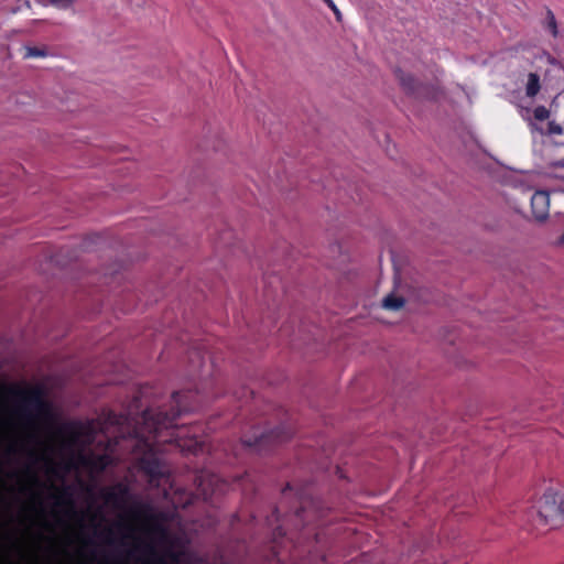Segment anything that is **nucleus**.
<instances>
[{
    "label": "nucleus",
    "mask_w": 564,
    "mask_h": 564,
    "mask_svg": "<svg viewBox=\"0 0 564 564\" xmlns=\"http://www.w3.org/2000/svg\"><path fill=\"white\" fill-rule=\"evenodd\" d=\"M547 28H549V30L551 31V33H552L553 35H556V33H557V30H556V22H555V19H554V17H553L552 14L549 17V20H547Z\"/></svg>",
    "instance_id": "15"
},
{
    "label": "nucleus",
    "mask_w": 564,
    "mask_h": 564,
    "mask_svg": "<svg viewBox=\"0 0 564 564\" xmlns=\"http://www.w3.org/2000/svg\"><path fill=\"white\" fill-rule=\"evenodd\" d=\"M558 518H564V495L561 494Z\"/></svg>",
    "instance_id": "17"
},
{
    "label": "nucleus",
    "mask_w": 564,
    "mask_h": 564,
    "mask_svg": "<svg viewBox=\"0 0 564 564\" xmlns=\"http://www.w3.org/2000/svg\"><path fill=\"white\" fill-rule=\"evenodd\" d=\"M399 79L406 90L412 91L415 88V79L411 75L400 73Z\"/></svg>",
    "instance_id": "12"
},
{
    "label": "nucleus",
    "mask_w": 564,
    "mask_h": 564,
    "mask_svg": "<svg viewBox=\"0 0 564 564\" xmlns=\"http://www.w3.org/2000/svg\"><path fill=\"white\" fill-rule=\"evenodd\" d=\"M23 57L29 58H44L48 56V51L46 46H31L25 45L23 46Z\"/></svg>",
    "instance_id": "9"
},
{
    "label": "nucleus",
    "mask_w": 564,
    "mask_h": 564,
    "mask_svg": "<svg viewBox=\"0 0 564 564\" xmlns=\"http://www.w3.org/2000/svg\"><path fill=\"white\" fill-rule=\"evenodd\" d=\"M558 245H564V231H563V235L558 239Z\"/></svg>",
    "instance_id": "20"
},
{
    "label": "nucleus",
    "mask_w": 564,
    "mask_h": 564,
    "mask_svg": "<svg viewBox=\"0 0 564 564\" xmlns=\"http://www.w3.org/2000/svg\"><path fill=\"white\" fill-rule=\"evenodd\" d=\"M541 134H553V135H561L563 134V128L561 124H558L555 121H549L546 124V129H543V132H540Z\"/></svg>",
    "instance_id": "11"
},
{
    "label": "nucleus",
    "mask_w": 564,
    "mask_h": 564,
    "mask_svg": "<svg viewBox=\"0 0 564 564\" xmlns=\"http://www.w3.org/2000/svg\"><path fill=\"white\" fill-rule=\"evenodd\" d=\"M560 498L561 492L552 488L538 498L532 508L541 522L549 524L558 518Z\"/></svg>",
    "instance_id": "1"
},
{
    "label": "nucleus",
    "mask_w": 564,
    "mask_h": 564,
    "mask_svg": "<svg viewBox=\"0 0 564 564\" xmlns=\"http://www.w3.org/2000/svg\"><path fill=\"white\" fill-rule=\"evenodd\" d=\"M164 420H166V416H163L162 414H159L156 419H154L151 414H147L144 417L147 427L150 432L155 434L158 442H166V440H164L161 435L162 430L167 427L163 422Z\"/></svg>",
    "instance_id": "7"
},
{
    "label": "nucleus",
    "mask_w": 564,
    "mask_h": 564,
    "mask_svg": "<svg viewBox=\"0 0 564 564\" xmlns=\"http://www.w3.org/2000/svg\"><path fill=\"white\" fill-rule=\"evenodd\" d=\"M533 221L544 224L550 215V195L545 191H536L530 200Z\"/></svg>",
    "instance_id": "2"
},
{
    "label": "nucleus",
    "mask_w": 564,
    "mask_h": 564,
    "mask_svg": "<svg viewBox=\"0 0 564 564\" xmlns=\"http://www.w3.org/2000/svg\"><path fill=\"white\" fill-rule=\"evenodd\" d=\"M541 89L540 78L536 74L530 73L525 83V95L527 97L533 98L538 95Z\"/></svg>",
    "instance_id": "8"
},
{
    "label": "nucleus",
    "mask_w": 564,
    "mask_h": 564,
    "mask_svg": "<svg viewBox=\"0 0 564 564\" xmlns=\"http://www.w3.org/2000/svg\"><path fill=\"white\" fill-rule=\"evenodd\" d=\"M326 4H327V6L330 8V10L335 13V15L337 17V19H339V17H340V11L338 10V8H337V7H336V4L334 3V1H333V0H330V2H329V3H326Z\"/></svg>",
    "instance_id": "16"
},
{
    "label": "nucleus",
    "mask_w": 564,
    "mask_h": 564,
    "mask_svg": "<svg viewBox=\"0 0 564 564\" xmlns=\"http://www.w3.org/2000/svg\"><path fill=\"white\" fill-rule=\"evenodd\" d=\"M406 299L399 288H395L392 292L382 299V307L387 311L398 312L405 305Z\"/></svg>",
    "instance_id": "6"
},
{
    "label": "nucleus",
    "mask_w": 564,
    "mask_h": 564,
    "mask_svg": "<svg viewBox=\"0 0 564 564\" xmlns=\"http://www.w3.org/2000/svg\"><path fill=\"white\" fill-rule=\"evenodd\" d=\"M28 455L34 462L44 459V454L39 453V451H36L35 448L28 449Z\"/></svg>",
    "instance_id": "14"
},
{
    "label": "nucleus",
    "mask_w": 564,
    "mask_h": 564,
    "mask_svg": "<svg viewBox=\"0 0 564 564\" xmlns=\"http://www.w3.org/2000/svg\"><path fill=\"white\" fill-rule=\"evenodd\" d=\"M552 166H553V171L550 172V175H552L554 177H558V178H564V173L558 171L564 167V161L555 163Z\"/></svg>",
    "instance_id": "13"
},
{
    "label": "nucleus",
    "mask_w": 564,
    "mask_h": 564,
    "mask_svg": "<svg viewBox=\"0 0 564 564\" xmlns=\"http://www.w3.org/2000/svg\"><path fill=\"white\" fill-rule=\"evenodd\" d=\"M174 442L182 451L186 452L194 453L200 447V443L196 440V435L189 434V431L185 427L177 429Z\"/></svg>",
    "instance_id": "5"
},
{
    "label": "nucleus",
    "mask_w": 564,
    "mask_h": 564,
    "mask_svg": "<svg viewBox=\"0 0 564 564\" xmlns=\"http://www.w3.org/2000/svg\"><path fill=\"white\" fill-rule=\"evenodd\" d=\"M323 1H324L325 3H329V2H330V0H323Z\"/></svg>",
    "instance_id": "21"
},
{
    "label": "nucleus",
    "mask_w": 564,
    "mask_h": 564,
    "mask_svg": "<svg viewBox=\"0 0 564 564\" xmlns=\"http://www.w3.org/2000/svg\"><path fill=\"white\" fill-rule=\"evenodd\" d=\"M554 72H555L556 74H558V75L564 74V70H563L561 67H555V68H554Z\"/></svg>",
    "instance_id": "19"
},
{
    "label": "nucleus",
    "mask_w": 564,
    "mask_h": 564,
    "mask_svg": "<svg viewBox=\"0 0 564 564\" xmlns=\"http://www.w3.org/2000/svg\"><path fill=\"white\" fill-rule=\"evenodd\" d=\"M520 116L528 122L532 132H543L541 123L549 120L551 111L544 106H536L532 109L521 107Z\"/></svg>",
    "instance_id": "3"
},
{
    "label": "nucleus",
    "mask_w": 564,
    "mask_h": 564,
    "mask_svg": "<svg viewBox=\"0 0 564 564\" xmlns=\"http://www.w3.org/2000/svg\"><path fill=\"white\" fill-rule=\"evenodd\" d=\"M9 392H10L12 395H18V394H20V391H19L18 389H15V388H14V389H10V391H9Z\"/></svg>",
    "instance_id": "18"
},
{
    "label": "nucleus",
    "mask_w": 564,
    "mask_h": 564,
    "mask_svg": "<svg viewBox=\"0 0 564 564\" xmlns=\"http://www.w3.org/2000/svg\"><path fill=\"white\" fill-rule=\"evenodd\" d=\"M73 2V0H43L44 6H52L62 10L72 8Z\"/></svg>",
    "instance_id": "10"
},
{
    "label": "nucleus",
    "mask_w": 564,
    "mask_h": 564,
    "mask_svg": "<svg viewBox=\"0 0 564 564\" xmlns=\"http://www.w3.org/2000/svg\"><path fill=\"white\" fill-rule=\"evenodd\" d=\"M91 424H76L69 432V443L74 446H85L93 440Z\"/></svg>",
    "instance_id": "4"
}]
</instances>
